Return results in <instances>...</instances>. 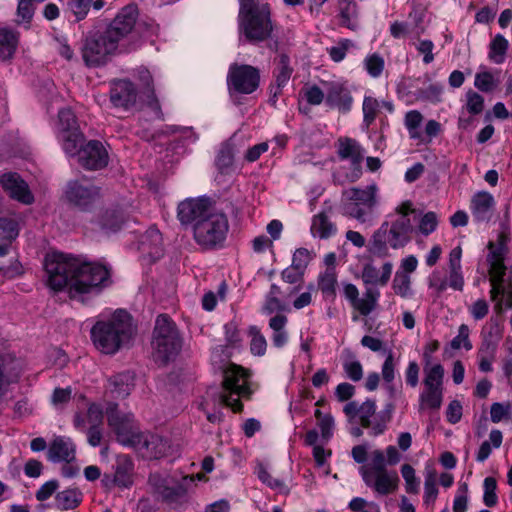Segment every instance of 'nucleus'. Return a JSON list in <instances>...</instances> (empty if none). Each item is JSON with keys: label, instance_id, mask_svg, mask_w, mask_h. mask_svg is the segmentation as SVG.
Instances as JSON below:
<instances>
[{"label": "nucleus", "instance_id": "26", "mask_svg": "<svg viewBox=\"0 0 512 512\" xmlns=\"http://www.w3.org/2000/svg\"><path fill=\"white\" fill-rule=\"evenodd\" d=\"M500 70H492L487 66L481 65L475 74L474 86L482 92H492L500 84Z\"/></svg>", "mask_w": 512, "mask_h": 512}, {"label": "nucleus", "instance_id": "40", "mask_svg": "<svg viewBox=\"0 0 512 512\" xmlns=\"http://www.w3.org/2000/svg\"><path fill=\"white\" fill-rule=\"evenodd\" d=\"M82 501V494L77 489H67L56 495V506L60 510H70L76 508Z\"/></svg>", "mask_w": 512, "mask_h": 512}, {"label": "nucleus", "instance_id": "55", "mask_svg": "<svg viewBox=\"0 0 512 512\" xmlns=\"http://www.w3.org/2000/svg\"><path fill=\"white\" fill-rule=\"evenodd\" d=\"M491 420L494 423H498L504 419L510 418L512 416V404L507 403H494L491 406Z\"/></svg>", "mask_w": 512, "mask_h": 512}, {"label": "nucleus", "instance_id": "6", "mask_svg": "<svg viewBox=\"0 0 512 512\" xmlns=\"http://www.w3.org/2000/svg\"><path fill=\"white\" fill-rule=\"evenodd\" d=\"M152 347L154 358L160 363L174 359L181 349L178 331L174 323L165 315H160L156 319Z\"/></svg>", "mask_w": 512, "mask_h": 512}, {"label": "nucleus", "instance_id": "13", "mask_svg": "<svg viewBox=\"0 0 512 512\" xmlns=\"http://www.w3.org/2000/svg\"><path fill=\"white\" fill-rule=\"evenodd\" d=\"M213 209L206 198H188L178 205V219L183 224H196Z\"/></svg>", "mask_w": 512, "mask_h": 512}, {"label": "nucleus", "instance_id": "32", "mask_svg": "<svg viewBox=\"0 0 512 512\" xmlns=\"http://www.w3.org/2000/svg\"><path fill=\"white\" fill-rule=\"evenodd\" d=\"M423 119L422 113L418 110H410L404 116V126L408 131L410 139L416 140L418 143H424L426 141L421 132Z\"/></svg>", "mask_w": 512, "mask_h": 512}, {"label": "nucleus", "instance_id": "29", "mask_svg": "<svg viewBox=\"0 0 512 512\" xmlns=\"http://www.w3.org/2000/svg\"><path fill=\"white\" fill-rule=\"evenodd\" d=\"M336 231V225L324 212L317 213L312 217L310 232L314 238L327 239L333 236Z\"/></svg>", "mask_w": 512, "mask_h": 512}, {"label": "nucleus", "instance_id": "54", "mask_svg": "<svg viewBox=\"0 0 512 512\" xmlns=\"http://www.w3.org/2000/svg\"><path fill=\"white\" fill-rule=\"evenodd\" d=\"M386 457L385 453L379 449L373 450L369 454V463L362 466L360 469H368L372 471L386 470L385 465Z\"/></svg>", "mask_w": 512, "mask_h": 512}, {"label": "nucleus", "instance_id": "47", "mask_svg": "<svg viewBox=\"0 0 512 512\" xmlns=\"http://www.w3.org/2000/svg\"><path fill=\"white\" fill-rule=\"evenodd\" d=\"M315 417L317 419V425L320 429L322 439L324 441H328L332 437L335 427L333 417L330 414H322L319 409L315 411Z\"/></svg>", "mask_w": 512, "mask_h": 512}, {"label": "nucleus", "instance_id": "12", "mask_svg": "<svg viewBox=\"0 0 512 512\" xmlns=\"http://www.w3.org/2000/svg\"><path fill=\"white\" fill-rule=\"evenodd\" d=\"M360 473L364 482L378 494L387 495L398 488L399 478L395 471L386 469L371 472L368 469H360Z\"/></svg>", "mask_w": 512, "mask_h": 512}, {"label": "nucleus", "instance_id": "58", "mask_svg": "<svg viewBox=\"0 0 512 512\" xmlns=\"http://www.w3.org/2000/svg\"><path fill=\"white\" fill-rule=\"evenodd\" d=\"M65 12L68 17L74 16L76 21L83 19L89 11V2H66Z\"/></svg>", "mask_w": 512, "mask_h": 512}, {"label": "nucleus", "instance_id": "30", "mask_svg": "<svg viewBox=\"0 0 512 512\" xmlns=\"http://www.w3.org/2000/svg\"><path fill=\"white\" fill-rule=\"evenodd\" d=\"M338 275L335 268H326L318 276V289L321 291L323 298L334 301L338 286Z\"/></svg>", "mask_w": 512, "mask_h": 512}, {"label": "nucleus", "instance_id": "22", "mask_svg": "<svg viewBox=\"0 0 512 512\" xmlns=\"http://www.w3.org/2000/svg\"><path fill=\"white\" fill-rule=\"evenodd\" d=\"M494 206L495 199L489 192L479 191L471 198L470 210L476 221L489 220Z\"/></svg>", "mask_w": 512, "mask_h": 512}, {"label": "nucleus", "instance_id": "41", "mask_svg": "<svg viewBox=\"0 0 512 512\" xmlns=\"http://www.w3.org/2000/svg\"><path fill=\"white\" fill-rule=\"evenodd\" d=\"M103 419V412L99 405L91 404L88 407L86 418H82L80 414H77L74 419V425L77 429H84L87 425L91 427H97Z\"/></svg>", "mask_w": 512, "mask_h": 512}, {"label": "nucleus", "instance_id": "63", "mask_svg": "<svg viewBox=\"0 0 512 512\" xmlns=\"http://www.w3.org/2000/svg\"><path fill=\"white\" fill-rule=\"evenodd\" d=\"M304 97L309 104L320 105L325 102L326 90L323 91L316 85L309 86L305 89Z\"/></svg>", "mask_w": 512, "mask_h": 512}, {"label": "nucleus", "instance_id": "38", "mask_svg": "<svg viewBox=\"0 0 512 512\" xmlns=\"http://www.w3.org/2000/svg\"><path fill=\"white\" fill-rule=\"evenodd\" d=\"M109 385L113 393L124 397L130 393L134 386V377L131 373H121L113 376L109 380Z\"/></svg>", "mask_w": 512, "mask_h": 512}, {"label": "nucleus", "instance_id": "36", "mask_svg": "<svg viewBox=\"0 0 512 512\" xmlns=\"http://www.w3.org/2000/svg\"><path fill=\"white\" fill-rule=\"evenodd\" d=\"M423 372L424 387L443 389L444 368L441 364H424Z\"/></svg>", "mask_w": 512, "mask_h": 512}, {"label": "nucleus", "instance_id": "48", "mask_svg": "<svg viewBox=\"0 0 512 512\" xmlns=\"http://www.w3.org/2000/svg\"><path fill=\"white\" fill-rule=\"evenodd\" d=\"M19 234V228L16 221L10 218L0 219V240L12 243Z\"/></svg>", "mask_w": 512, "mask_h": 512}, {"label": "nucleus", "instance_id": "51", "mask_svg": "<svg viewBox=\"0 0 512 512\" xmlns=\"http://www.w3.org/2000/svg\"><path fill=\"white\" fill-rule=\"evenodd\" d=\"M469 334L470 330L468 326L465 324L460 325L457 336H455L450 343L451 348L455 350H471L472 344L469 339Z\"/></svg>", "mask_w": 512, "mask_h": 512}, {"label": "nucleus", "instance_id": "7", "mask_svg": "<svg viewBox=\"0 0 512 512\" xmlns=\"http://www.w3.org/2000/svg\"><path fill=\"white\" fill-rule=\"evenodd\" d=\"M250 395L248 372L237 365L228 366L224 371L222 402L234 412H240L243 408L241 400L248 399Z\"/></svg>", "mask_w": 512, "mask_h": 512}, {"label": "nucleus", "instance_id": "43", "mask_svg": "<svg viewBox=\"0 0 512 512\" xmlns=\"http://www.w3.org/2000/svg\"><path fill=\"white\" fill-rule=\"evenodd\" d=\"M363 66L372 78H379L385 68V60L378 53H370L363 60Z\"/></svg>", "mask_w": 512, "mask_h": 512}, {"label": "nucleus", "instance_id": "64", "mask_svg": "<svg viewBox=\"0 0 512 512\" xmlns=\"http://www.w3.org/2000/svg\"><path fill=\"white\" fill-rule=\"evenodd\" d=\"M491 300L494 302V309L498 313L510 309L512 307V288L509 287L503 293L498 295V298Z\"/></svg>", "mask_w": 512, "mask_h": 512}, {"label": "nucleus", "instance_id": "49", "mask_svg": "<svg viewBox=\"0 0 512 512\" xmlns=\"http://www.w3.org/2000/svg\"><path fill=\"white\" fill-rule=\"evenodd\" d=\"M510 239V231L508 227H503L501 232L498 235V245L496 246L493 242L488 244L489 254L487 256L490 257L496 253H501L502 263H504V257L506 254V244Z\"/></svg>", "mask_w": 512, "mask_h": 512}, {"label": "nucleus", "instance_id": "14", "mask_svg": "<svg viewBox=\"0 0 512 512\" xmlns=\"http://www.w3.org/2000/svg\"><path fill=\"white\" fill-rule=\"evenodd\" d=\"M325 104L329 108L348 112L353 104V97L345 82L333 81L326 83Z\"/></svg>", "mask_w": 512, "mask_h": 512}, {"label": "nucleus", "instance_id": "16", "mask_svg": "<svg viewBox=\"0 0 512 512\" xmlns=\"http://www.w3.org/2000/svg\"><path fill=\"white\" fill-rule=\"evenodd\" d=\"M76 456V446L71 438L55 436L47 450V459L51 462H72Z\"/></svg>", "mask_w": 512, "mask_h": 512}, {"label": "nucleus", "instance_id": "35", "mask_svg": "<svg viewBox=\"0 0 512 512\" xmlns=\"http://www.w3.org/2000/svg\"><path fill=\"white\" fill-rule=\"evenodd\" d=\"M18 46V35L7 28H0V58L10 59Z\"/></svg>", "mask_w": 512, "mask_h": 512}, {"label": "nucleus", "instance_id": "31", "mask_svg": "<svg viewBox=\"0 0 512 512\" xmlns=\"http://www.w3.org/2000/svg\"><path fill=\"white\" fill-rule=\"evenodd\" d=\"M338 156L343 160H350L353 164L360 163L363 153L362 148L354 139L339 138L336 143Z\"/></svg>", "mask_w": 512, "mask_h": 512}, {"label": "nucleus", "instance_id": "33", "mask_svg": "<svg viewBox=\"0 0 512 512\" xmlns=\"http://www.w3.org/2000/svg\"><path fill=\"white\" fill-rule=\"evenodd\" d=\"M509 48L508 40L501 34L495 35L488 46V59L496 64H503Z\"/></svg>", "mask_w": 512, "mask_h": 512}, {"label": "nucleus", "instance_id": "53", "mask_svg": "<svg viewBox=\"0 0 512 512\" xmlns=\"http://www.w3.org/2000/svg\"><path fill=\"white\" fill-rule=\"evenodd\" d=\"M355 45L351 40L343 39L340 40L335 46H332L327 49L330 58L338 63L341 62L349 49L353 48Z\"/></svg>", "mask_w": 512, "mask_h": 512}, {"label": "nucleus", "instance_id": "45", "mask_svg": "<svg viewBox=\"0 0 512 512\" xmlns=\"http://www.w3.org/2000/svg\"><path fill=\"white\" fill-rule=\"evenodd\" d=\"M380 102L372 95H365L362 105L363 123L369 127L376 119Z\"/></svg>", "mask_w": 512, "mask_h": 512}, {"label": "nucleus", "instance_id": "42", "mask_svg": "<svg viewBox=\"0 0 512 512\" xmlns=\"http://www.w3.org/2000/svg\"><path fill=\"white\" fill-rule=\"evenodd\" d=\"M380 293L378 291L367 290L362 298H358L352 305V308L361 315H369L377 306Z\"/></svg>", "mask_w": 512, "mask_h": 512}, {"label": "nucleus", "instance_id": "25", "mask_svg": "<svg viewBox=\"0 0 512 512\" xmlns=\"http://www.w3.org/2000/svg\"><path fill=\"white\" fill-rule=\"evenodd\" d=\"M389 228L392 235V248L398 249L410 241L413 226L409 218L398 217L391 225L389 224Z\"/></svg>", "mask_w": 512, "mask_h": 512}, {"label": "nucleus", "instance_id": "59", "mask_svg": "<svg viewBox=\"0 0 512 512\" xmlns=\"http://www.w3.org/2000/svg\"><path fill=\"white\" fill-rule=\"evenodd\" d=\"M468 503V486L466 483H462L459 485L454 502H453V512H466Z\"/></svg>", "mask_w": 512, "mask_h": 512}, {"label": "nucleus", "instance_id": "17", "mask_svg": "<svg viewBox=\"0 0 512 512\" xmlns=\"http://www.w3.org/2000/svg\"><path fill=\"white\" fill-rule=\"evenodd\" d=\"M136 15V6L129 4L124 7L107 29L110 35L118 38V41L121 43L132 31L135 25Z\"/></svg>", "mask_w": 512, "mask_h": 512}, {"label": "nucleus", "instance_id": "56", "mask_svg": "<svg viewBox=\"0 0 512 512\" xmlns=\"http://www.w3.org/2000/svg\"><path fill=\"white\" fill-rule=\"evenodd\" d=\"M497 483L496 480L492 477H487L484 480V495L483 501L486 506L492 507L497 503V495H496Z\"/></svg>", "mask_w": 512, "mask_h": 512}, {"label": "nucleus", "instance_id": "8", "mask_svg": "<svg viewBox=\"0 0 512 512\" xmlns=\"http://www.w3.org/2000/svg\"><path fill=\"white\" fill-rule=\"evenodd\" d=\"M228 230L229 224L226 215L214 210L193 225L195 241L205 248H212L222 244Z\"/></svg>", "mask_w": 512, "mask_h": 512}, {"label": "nucleus", "instance_id": "5", "mask_svg": "<svg viewBox=\"0 0 512 512\" xmlns=\"http://www.w3.org/2000/svg\"><path fill=\"white\" fill-rule=\"evenodd\" d=\"M239 29L249 41H262L272 32L270 11L262 2H243L239 12Z\"/></svg>", "mask_w": 512, "mask_h": 512}, {"label": "nucleus", "instance_id": "10", "mask_svg": "<svg viewBox=\"0 0 512 512\" xmlns=\"http://www.w3.org/2000/svg\"><path fill=\"white\" fill-rule=\"evenodd\" d=\"M260 83V74L257 68L233 63L227 73V87L231 95L252 94Z\"/></svg>", "mask_w": 512, "mask_h": 512}, {"label": "nucleus", "instance_id": "24", "mask_svg": "<svg viewBox=\"0 0 512 512\" xmlns=\"http://www.w3.org/2000/svg\"><path fill=\"white\" fill-rule=\"evenodd\" d=\"M68 200L80 207L91 204L98 196V190L87 184L72 183L66 191Z\"/></svg>", "mask_w": 512, "mask_h": 512}, {"label": "nucleus", "instance_id": "46", "mask_svg": "<svg viewBox=\"0 0 512 512\" xmlns=\"http://www.w3.org/2000/svg\"><path fill=\"white\" fill-rule=\"evenodd\" d=\"M401 475L405 482L406 492L417 494L419 492L420 480L416 476L415 469L410 464H403L401 466Z\"/></svg>", "mask_w": 512, "mask_h": 512}, {"label": "nucleus", "instance_id": "37", "mask_svg": "<svg viewBox=\"0 0 512 512\" xmlns=\"http://www.w3.org/2000/svg\"><path fill=\"white\" fill-rule=\"evenodd\" d=\"M393 292L404 299L414 297V289L412 287V278L410 275H404L402 272H396L391 285Z\"/></svg>", "mask_w": 512, "mask_h": 512}, {"label": "nucleus", "instance_id": "57", "mask_svg": "<svg viewBox=\"0 0 512 512\" xmlns=\"http://www.w3.org/2000/svg\"><path fill=\"white\" fill-rule=\"evenodd\" d=\"M438 225V217L434 212L425 213L419 222V232L423 235H429L434 232Z\"/></svg>", "mask_w": 512, "mask_h": 512}, {"label": "nucleus", "instance_id": "52", "mask_svg": "<svg viewBox=\"0 0 512 512\" xmlns=\"http://www.w3.org/2000/svg\"><path fill=\"white\" fill-rule=\"evenodd\" d=\"M465 109L469 114H480L484 109V98L475 91H468L466 93Z\"/></svg>", "mask_w": 512, "mask_h": 512}, {"label": "nucleus", "instance_id": "4", "mask_svg": "<svg viewBox=\"0 0 512 512\" xmlns=\"http://www.w3.org/2000/svg\"><path fill=\"white\" fill-rule=\"evenodd\" d=\"M133 333L129 314L118 310L109 319L96 322L91 329V338L102 353L114 354L131 340Z\"/></svg>", "mask_w": 512, "mask_h": 512}, {"label": "nucleus", "instance_id": "34", "mask_svg": "<svg viewBox=\"0 0 512 512\" xmlns=\"http://www.w3.org/2000/svg\"><path fill=\"white\" fill-rule=\"evenodd\" d=\"M443 389L423 388L419 395V410H438L442 405Z\"/></svg>", "mask_w": 512, "mask_h": 512}, {"label": "nucleus", "instance_id": "27", "mask_svg": "<svg viewBox=\"0 0 512 512\" xmlns=\"http://www.w3.org/2000/svg\"><path fill=\"white\" fill-rule=\"evenodd\" d=\"M22 371V363L19 360L0 358V394L9 384L20 378Z\"/></svg>", "mask_w": 512, "mask_h": 512}, {"label": "nucleus", "instance_id": "61", "mask_svg": "<svg viewBox=\"0 0 512 512\" xmlns=\"http://www.w3.org/2000/svg\"><path fill=\"white\" fill-rule=\"evenodd\" d=\"M349 508L353 512H380V508L373 502H368L363 498H353L349 503Z\"/></svg>", "mask_w": 512, "mask_h": 512}, {"label": "nucleus", "instance_id": "2", "mask_svg": "<svg viewBox=\"0 0 512 512\" xmlns=\"http://www.w3.org/2000/svg\"><path fill=\"white\" fill-rule=\"evenodd\" d=\"M56 135L62 149L69 157H77L86 169L97 170L108 163V153L99 141L85 143L74 113L70 109L59 112Z\"/></svg>", "mask_w": 512, "mask_h": 512}, {"label": "nucleus", "instance_id": "44", "mask_svg": "<svg viewBox=\"0 0 512 512\" xmlns=\"http://www.w3.org/2000/svg\"><path fill=\"white\" fill-rule=\"evenodd\" d=\"M313 258V251L303 247L298 248L293 253L291 267H293L298 274H303Z\"/></svg>", "mask_w": 512, "mask_h": 512}, {"label": "nucleus", "instance_id": "1", "mask_svg": "<svg viewBox=\"0 0 512 512\" xmlns=\"http://www.w3.org/2000/svg\"><path fill=\"white\" fill-rule=\"evenodd\" d=\"M48 286L55 290L67 289L71 298L84 300L98 293L109 279V269L99 263H79L64 254L51 253L45 258Z\"/></svg>", "mask_w": 512, "mask_h": 512}, {"label": "nucleus", "instance_id": "15", "mask_svg": "<svg viewBox=\"0 0 512 512\" xmlns=\"http://www.w3.org/2000/svg\"><path fill=\"white\" fill-rule=\"evenodd\" d=\"M393 271V264L389 261L377 264L369 261L364 264L361 279L364 284L372 286H385L389 282Z\"/></svg>", "mask_w": 512, "mask_h": 512}, {"label": "nucleus", "instance_id": "50", "mask_svg": "<svg viewBox=\"0 0 512 512\" xmlns=\"http://www.w3.org/2000/svg\"><path fill=\"white\" fill-rule=\"evenodd\" d=\"M251 336L250 349L254 355L262 356L266 352L267 342L265 337L259 332L256 327H251L249 330Z\"/></svg>", "mask_w": 512, "mask_h": 512}, {"label": "nucleus", "instance_id": "39", "mask_svg": "<svg viewBox=\"0 0 512 512\" xmlns=\"http://www.w3.org/2000/svg\"><path fill=\"white\" fill-rule=\"evenodd\" d=\"M124 222L123 211L117 209L106 210L100 219V227L105 233L116 232Z\"/></svg>", "mask_w": 512, "mask_h": 512}, {"label": "nucleus", "instance_id": "60", "mask_svg": "<svg viewBox=\"0 0 512 512\" xmlns=\"http://www.w3.org/2000/svg\"><path fill=\"white\" fill-rule=\"evenodd\" d=\"M396 366H397V363L394 359V355L390 351L387 354L385 361L381 367V375L385 382L391 383L394 380L395 375H396Z\"/></svg>", "mask_w": 512, "mask_h": 512}, {"label": "nucleus", "instance_id": "23", "mask_svg": "<svg viewBox=\"0 0 512 512\" xmlns=\"http://www.w3.org/2000/svg\"><path fill=\"white\" fill-rule=\"evenodd\" d=\"M375 411V402L371 400H367L361 405H358L356 402H349L344 407L345 414L351 420L359 422L363 427L370 426L371 418L374 416Z\"/></svg>", "mask_w": 512, "mask_h": 512}, {"label": "nucleus", "instance_id": "18", "mask_svg": "<svg viewBox=\"0 0 512 512\" xmlns=\"http://www.w3.org/2000/svg\"><path fill=\"white\" fill-rule=\"evenodd\" d=\"M136 97V90L131 82L118 80L112 83L110 101L114 107L127 110L135 105Z\"/></svg>", "mask_w": 512, "mask_h": 512}, {"label": "nucleus", "instance_id": "28", "mask_svg": "<svg viewBox=\"0 0 512 512\" xmlns=\"http://www.w3.org/2000/svg\"><path fill=\"white\" fill-rule=\"evenodd\" d=\"M388 246L392 247V235L390 234L389 223L385 222L373 234L369 250L372 254L386 256Z\"/></svg>", "mask_w": 512, "mask_h": 512}, {"label": "nucleus", "instance_id": "11", "mask_svg": "<svg viewBox=\"0 0 512 512\" xmlns=\"http://www.w3.org/2000/svg\"><path fill=\"white\" fill-rule=\"evenodd\" d=\"M119 45L118 38L106 30L104 34L86 41L83 49L84 60L88 65L102 64L109 55L117 51Z\"/></svg>", "mask_w": 512, "mask_h": 512}, {"label": "nucleus", "instance_id": "3", "mask_svg": "<svg viewBox=\"0 0 512 512\" xmlns=\"http://www.w3.org/2000/svg\"><path fill=\"white\" fill-rule=\"evenodd\" d=\"M107 418L109 426L123 445L145 450L148 457L159 458L165 454L167 442L158 435L141 433L131 413H123L117 407L111 406L107 410Z\"/></svg>", "mask_w": 512, "mask_h": 512}, {"label": "nucleus", "instance_id": "9", "mask_svg": "<svg viewBox=\"0 0 512 512\" xmlns=\"http://www.w3.org/2000/svg\"><path fill=\"white\" fill-rule=\"evenodd\" d=\"M344 197L345 215L365 223L377 203V187L370 185L364 189L351 188L345 191Z\"/></svg>", "mask_w": 512, "mask_h": 512}, {"label": "nucleus", "instance_id": "21", "mask_svg": "<svg viewBox=\"0 0 512 512\" xmlns=\"http://www.w3.org/2000/svg\"><path fill=\"white\" fill-rule=\"evenodd\" d=\"M428 285L436 292L441 293L450 287L462 291L464 287V276L462 270H448L447 277H443L439 271H433L428 278Z\"/></svg>", "mask_w": 512, "mask_h": 512}, {"label": "nucleus", "instance_id": "62", "mask_svg": "<svg viewBox=\"0 0 512 512\" xmlns=\"http://www.w3.org/2000/svg\"><path fill=\"white\" fill-rule=\"evenodd\" d=\"M343 369L346 376L352 381H359L363 377L362 364L357 360L346 361L343 364Z\"/></svg>", "mask_w": 512, "mask_h": 512}, {"label": "nucleus", "instance_id": "20", "mask_svg": "<svg viewBox=\"0 0 512 512\" xmlns=\"http://www.w3.org/2000/svg\"><path fill=\"white\" fill-rule=\"evenodd\" d=\"M487 261L489 263V281L491 285L490 297L496 299L498 295L510 287L504 283L506 266L502 263L501 253L488 257Z\"/></svg>", "mask_w": 512, "mask_h": 512}, {"label": "nucleus", "instance_id": "19", "mask_svg": "<svg viewBox=\"0 0 512 512\" xmlns=\"http://www.w3.org/2000/svg\"><path fill=\"white\" fill-rule=\"evenodd\" d=\"M0 183L9 196L24 204H30L34 198L28 185L15 173H7L1 176Z\"/></svg>", "mask_w": 512, "mask_h": 512}]
</instances>
